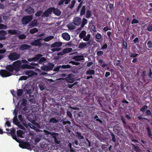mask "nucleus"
Instances as JSON below:
<instances>
[{
    "instance_id": "29",
    "label": "nucleus",
    "mask_w": 152,
    "mask_h": 152,
    "mask_svg": "<svg viewBox=\"0 0 152 152\" xmlns=\"http://www.w3.org/2000/svg\"><path fill=\"white\" fill-rule=\"evenodd\" d=\"M98 62L99 64L100 65L102 66L104 68L106 66H107V64L105 63L102 59H99L98 61Z\"/></svg>"
},
{
    "instance_id": "11",
    "label": "nucleus",
    "mask_w": 152,
    "mask_h": 152,
    "mask_svg": "<svg viewBox=\"0 0 152 152\" xmlns=\"http://www.w3.org/2000/svg\"><path fill=\"white\" fill-rule=\"evenodd\" d=\"M65 79L67 82L72 83L75 81L74 75L72 74H69L67 77L65 78Z\"/></svg>"
},
{
    "instance_id": "27",
    "label": "nucleus",
    "mask_w": 152,
    "mask_h": 152,
    "mask_svg": "<svg viewBox=\"0 0 152 152\" xmlns=\"http://www.w3.org/2000/svg\"><path fill=\"white\" fill-rule=\"evenodd\" d=\"M72 50V48H67L64 49L62 51V54H65L66 53H67L71 52Z\"/></svg>"
},
{
    "instance_id": "48",
    "label": "nucleus",
    "mask_w": 152,
    "mask_h": 152,
    "mask_svg": "<svg viewBox=\"0 0 152 152\" xmlns=\"http://www.w3.org/2000/svg\"><path fill=\"white\" fill-rule=\"evenodd\" d=\"M86 17L87 18H89L90 17L91 15V12L89 10H87L86 12Z\"/></svg>"
},
{
    "instance_id": "10",
    "label": "nucleus",
    "mask_w": 152,
    "mask_h": 152,
    "mask_svg": "<svg viewBox=\"0 0 152 152\" xmlns=\"http://www.w3.org/2000/svg\"><path fill=\"white\" fill-rule=\"evenodd\" d=\"M38 65V64L34 63H31L30 65L28 64H23L21 66V67L23 69H33L34 68V66H37Z\"/></svg>"
},
{
    "instance_id": "13",
    "label": "nucleus",
    "mask_w": 152,
    "mask_h": 152,
    "mask_svg": "<svg viewBox=\"0 0 152 152\" xmlns=\"http://www.w3.org/2000/svg\"><path fill=\"white\" fill-rule=\"evenodd\" d=\"M41 40V39L40 38L35 40L31 42V44L32 45L40 47L42 45L40 41V40Z\"/></svg>"
},
{
    "instance_id": "5",
    "label": "nucleus",
    "mask_w": 152,
    "mask_h": 152,
    "mask_svg": "<svg viewBox=\"0 0 152 152\" xmlns=\"http://www.w3.org/2000/svg\"><path fill=\"white\" fill-rule=\"evenodd\" d=\"M62 42H56L52 44L51 45L52 48L51 50L53 52L59 51L61 49L59 48L62 45Z\"/></svg>"
},
{
    "instance_id": "30",
    "label": "nucleus",
    "mask_w": 152,
    "mask_h": 152,
    "mask_svg": "<svg viewBox=\"0 0 152 152\" xmlns=\"http://www.w3.org/2000/svg\"><path fill=\"white\" fill-rule=\"evenodd\" d=\"M140 142L142 143L141 144V145L145 149H146V148H147V145L146 141L142 140H140Z\"/></svg>"
},
{
    "instance_id": "47",
    "label": "nucleus",
    "mask_w": 152,
    "mask_h": 152,
    "mask_svg": "<svg viewBox=\"0 0 152 152\" xmlns=\"http://www.w3.org/2000/svg\"><path fill=\"white\" fill-rule=\"evenodd\" d=\"M71 67V66L69 65H63L61 66V68L63 69H68V68H70Z\"/></svg>"
},
{
    "instance_id": "57",
    "label": "nucleus",
    "mask_w": 152,
    "mask_h": 152,
    "mask_svg": "<svg viewBox=\"0 0 152 152\" xmlns=\"http://www.w3.org/2000/svg\"><path fill=\"white\" fill-rule=\"evenodd\" d=\"M112 139V140L114 142H116V139L115 135L113 134H111Z\"/></svg>"
},
{
    "instance_id": "6",
    "label": "nucleus",
    "mask_w": 152,
    "mask_h": 152,
    "mask_svg": "<svg viewBox=\"0 0 152 152\" xmlns=\"http://www.w3.org/2000/svg\"><path fill=\"white\" fill-rule=\"evenodd\" d=\"M13 113L15 115V116L13 119V123L19 127L20 129L22 130L25 129L24 127L21 124H20V122L17 119V112L16 111L15 109L14 110Z\"/></svg>"
},
{
    "instance_id": "24",
    "label": "nucleus",
    "mask_w": 152,
    "mask_h": 152,
    "mask_svg": "<svg viewBox=\"0 0 152 152\" xmlns=\"http://www.w3.org/2000/svg\"><path fill=\"white\" fill-rule=\"evenodd\" d=\"M24 133V132L20 130H18L17 132L18 137L21 138H24V137L23 136V134Z\"/></svg>"
},
{
    "instance_id": "59",
    "label": "nucleus",
    "mask_w": 152,
    "mask_h": 152,
    "mask_svg": "<svg viewBox=\"0 0 152 152\" xmlns=\"http://www.w3.org/2000/svg\"><path fill=\"white\" fill-rule=\"evenodd\" d=\"M83 28V27H82L81 26V25L80 27L79 28H78L76 30V31L77 33V34H78V33H80L81 31L82 30V28Z\"/></svg>"
},
{
    "instance_id": "34",
    "label": "nucleus",
    "mask_w": 152,
    "mask_h": 152,
    "mask_svg": "<svg viewBox=\"0 0 152 152\" xmlns=\"http://www.w3.org/2000/svg\"><path fill=\"white\" fill-rule=\"evenodd\" d=\"M44 132L45 134L48 135L50 134L52 136L55 134H56V133H55L54 132H51L45 130H44Z\"/></svg>"
},
{
    "instance_id": "12",
    "label": "nucleus",
    "mask_w": 152,
    "mask_h": 152,
    "mask_svg": "<svg viewBox=\"0 0 152 152\" xmlns=\"http://www.w3.org/2000/svg\"><path fill=\"white\" fill-rule=\"evenodd\" d=\"M25 12L28 14H33L35 12L34 9L31 6H28L25 10Z\"/></svg>"
},
{
    "instance_id": "4",
    "label": "nucleus",
    "mask_w": 152,
    "mask_h": 152,
    "mask_svg": "<svg viewBox=\"0 0 152 152\" xmlns=\"http://www.w3.org/2000/svg\"><path fill=\"white\" fill-rule=\"evenodd\" d=\"M86 32L85 31L83 30L80 33L79 37L80 39H83V41L87 42V44L89 45L90 43V40L91 35L90 34H88L86 35Z\"/></svg>"
},
{
    "instance_id": "58",
    "label": "nucleus",
    "mask_w": 152,
    "mask_h": 152,
    "mask_svg": "<svg viewBox=\"0 0 152 152\" xmlns=\"http://www.w3.org/2000/svg\"><path fill=\"white\" fill-rule=\"evenodd\" d=\"M97 55L98 56H100L102 55L103 54V52L102 51H100L97 52Z\"/></svg>"
},
{
    "instance_id": "51",
    "label": "nucleus",
    "mask_w": 152,
    "mask_h": 152,
    "mask_svg": "<svg viewBox=\"0 0 152 152\" xmlns=\"http://www.w3.org/2000/svg\"><path fill=\"white\" fill-rule=\"evenodd\" d=\"M26 36L23 34L19 35L18 36L19 38L20 39H24L25 38H26Z\"/></svg>"
},
{
    "instance_id": "23",
    "label": "nucleus",
    "mask_w": 152,
    "mask_h": 152,
    "mask_svg": "<svg viewBox=\"0 0 152 152\" xmlns=\"http://www.w3.org/2000/svg\"><path fill=\"white\" fill-rule=\"evenodd\" d=\"M53 138L54 139V141L57 144H59L60 143V141L59 140L58 136L56 135V134H55L52 136Z\"/></svg>"
},
{
    "instance_id": "56",
    "label": "nucleus",
    "mask_w": 152,
    "mask_h": 152,
    "mask_svg": "<svg viewBox=\"0 0 152 152\" xmlns=\"http://www.w3.org/2000/svg\"><path fill=\"white\" fill-rule=\"evenodd\" d=\"M18 31L16 30H10V34H17Z\"/></svg>"
},
{
    "instance_id": "38",
    "label": "nucleus",
    "mask_w": 152,
    "mask_h": 152,
    "mask_svg": "<svg viewBox=\"0 0 152 152\" xmlns=\"http://www.w3.org/2000/svg\"><path fill=\"white\" fill-rule=\"evenodd\" d=\"M85 13V6H83L81 10L80 15H84Z\"/></svg>"
},
{
    "instance_id": "61",
    "label": "nucleus",
    "mask_w": 152,
    "mask_h": 152,
    "mask_svg": "<svg viewBox=\"0 0 152 152\" xmlns=\"http://www.w3.org/2000/svg\"><path fill=\"white\" fill-rule=\"evenodd\" d=\"M148 47L151 48L152 47V42L151 41H149L147 43Z\"/></svg>"
},
{
    "instance_id": "25",
    "label": "nucleus",
    "mask_w": 152,
    "mask_h": 152,
    "mask_svg": "<svg viewBox=\"0 0 152 152\" xmlns=\"http://www.w3.org/2000/svg\"><path fill=\"white\" fill-rule=\"evenodd\" d=\"M74 58L75 61H80L84 60V56H75L74 57Z\"/></svg>"
},
{
    "instance_id": "41",
    "label": "nucleus",
    "mask_w": 152,
    "mask_h": 152,
    "mask_svg": "<svg viewBox=\"0 0 152 152\" xmlns=\"http://www.w3.org/2000/svg\"><path fill=\"white\" fill-rule=\"evenodd\" d=\"M23 90L22 89H19L17 92V94L18 96L20 97V96L22 94Z\"/></svg>"
},
{
    "instance_id": "37",
    "label": "nucleus",
    "mask_w": 152,
    "mask_h": 152,
    "mask_svg": "<svg viewBox=\"0 0 152 152\" xmlns=\"http://www.w3.org/2000/svg\"><path fill=\"white\" fill-rule=\"evenodd\" d=\"M86 73L88 75H94L95 73V71L94 70L89 69L86 72Z\"/></svg>"
},
{
    "instance_id": "7",
    "label": "nucleus",
    "mask_w": 152,
    "mask_h": 152,
    "mask_svg": "<svg viewBox=\"0 0 152 152\" xmlns=\"http://www.w3.org/2000/svg\"><path fill=\"white\" fill-rule=\"evenodd\" d=\"M6 68L7 70L4 69L0 70V75L3 77H6L10 76V65L7 66Z\"/></svg>"
},
{
    "instance_id": "19",
    "label": "nucleus",
    "mask_w": 152,
    "mask_h": 152,
    "mask_svg": "<svg viewBox=\"0 0 152 152\" xmlns=\"http://www.w3.org/2000/svg\"><path fill=\"white\" fill-rule=\"evenodd\" d=\"M18 118L20 122L22 123L23 125L26 128H27V124L25 123V121L24 119L22 118V115H19L18 116Z\"/></svg>"
},
{
    "instance_id": "45",
    "label": "nucleus",
    "mask_w": 152,
    "mask_h": 152,
    "mask_svg": "<svg viewBox=\"0 0 152 152\" xmlns=\"http://www.w3.org/2000/svg\"><path fill=\"white\" fill-rule=\"evenodd\" d=\"M42 13V11H38L35 14V15L36 17H39Z\"/></svg>"
},
{
    "instance_id": "53",
    "label": "nucleus",
    "mask_w": 152,
    "mask_h": 152,
    "mask_svg": "<svg viewBox=\"0 0 152 152\" xmlns=\"http://www.w3.org/2000/svg\"><path fill=\"white\" fill-rule=\"evenodd\" d=\"M132 145L133 146L134 148V151H138L139 150V148L138 146H135L133 144H132Z\"/></svg>"
},
{
    "instance_id": "32",
    "label": "nucleus",
    "mask_w": 152,
    "mask_h": 152,
    "mask_svg": "<svg viewBox=\"0 0 152 152\" xmlns=\"http://www.w3.org/2000/svg\"><path fill=\"white\" fill-rule=\"evenodd\" d=\"M53 12L55 15L57 16H59L61 14V12L59 10L54 8Z\"/></svg>"
},
{
    "instance_id": "9",
    "label": "nucleus",
    "mask_w": 152,
    "mask_h": 152,
    "mask_svg": "<svg viewBox=\"0 0 152 152\" xmlns=\"http://www.w3.org/2000/svg\"><path fill=\"white\" fill-rule=\"evenodd\" d=\"M33 19L32 15H28L24 17L22 19V23L23 24L26 25L28 24Z\"/></svg>"
},
{
    "instance_id": "31",
    "label": "nucleus",
    "mask_w": 152,
    "mask_h": 152,
    "mask_svg": "<svg viewBox=\"0 0 152 152\" xmlns=\"http://www.w3.org/2000/svg\"><path fill=\"white\" fill-rule=\"evenodd\" d=\"M146 129L147 131L148 137L152 139V134H151V132L150 128L148 127H146Z\"/></svg>"
},
{
    "instance_id": "20",
    "label": "nucleus",
    "mask_w": 152,
    "mask_h": 152,
    "mask_svg": "<svg viewBox=\"0 0 152 152\" xmlns=\"http://www.w3.org/2000/svg\"><path fill=\"white\" fill-rule=\"evenodd\" d=\"M26 73L28 75V77H31L37 75V73H36L31 70H29L27 71Z\"/></svg>"
},
{
    "instance_id": "14",
    "label": "nucleus",
    "mask_w": 152,
    "mask_h": 152,
    "mask_svg": "<svg viewBox=\"0 0 152 152\" xmlns=\"http://www.w3.org/2000/svg\"><path fill=\"white\" fill-rule=\"evenodd\" d=\"M20 54L15 53L10 54V60L14 61L18 59L20 57Z\"/></svg>"
},
{
    "instance_id": "50",
    "label": "nucleus",
    "mask_w": 152,
    "mask_h": 152,
    "mask_svg": "<svg viewBox=\"0 0 152 152\" xmlns=\"http://www.w3.org/2000/svg\"><path fill=\"white\" fill-rule=\"evenodd\" d=\"M123 45L124 47V48L125 49H126L127 48V43L124 41V39H123Z\"/></svg>"
},
{
    "instance_id": "52",
    "label": "nucleus",
    "mask_w": 152,
    "mask_h": 152,
    "mask_svg": "<svg viewBox=\"0 0 152 152\" xmlns=\"http://www.w3.org/2000/svg\"><path fill=\"white\" fill-rule=\"evenodd\" d=\"M22 104H26L27 102V100L25 98H22L21 100Z\"/></svg>"
},
{
    "instance_id": "46",
    "label": "nucleus",
    "mask_w": 152,
    "mask_h": 152,
    "mask_svg": "<svg viewBox=\"0 0 152 152\" xmlns=\"http://www.w3.org/2000/svg\"><path fill=\"white\" fill-rule=\"evenodd\" d=\"M68 27L69 29L71 30H74L75 28V26L72 25H68Z\"/></svg>"
},
{
    "instance_id": "21",
    "label": "nucleus",
    "mask_w": 152,
    "mask_h": 152,
    "mask_svg": "<svg viewBox=\"0 0 152 152\" xmlns=\"http://www.w3.org/2000/svg\"><path fill=\"white\" fill-rule=\"evenodd\" d=\"M6 32L4 31H0V40H3L5 39L4 36L6 34Z\"/></svg>"
},
{
    "instance_id": "60",
    "label": "nucleus",
    "mask_w": 152,
    "mask_h": 152,
    "mask_svg": "<svg viewBox=\"0 0 152 152\" xmlns=\"http://www.w3.org/2000/svg\"><path fill=\"white\" fill-rule=\"evenodd\" d=\"M151 114V112L150 110H146L145 112V115L147 116H149Z\"/></svg>"
},
{
    "instance_id": "16",
    "label": "nucleus",
    "mask_w": 152,
    "mask_h": 152,
    "mask_svg": "<svg viewBox=\"0 0 152 152\" xmlns=\"http://www.w3.org/2000/svg\"><path fill=\"white\" fill-rule=\"evenodd\" d=\"M61 37L67 41H69L70 39V35L66 32L63 33L62 34Z\"/></svg>"
},
{
    "instance_id": "44",
    "label": "nucleus",
    "mask_w": 152,
    "mask_h": 152,
    "mask_svg": "<svg viewBox=\"0 0 152 152\" xmlns=\"http://www.w3.org/2000/svg\"><path fill=\"white\" fill-rule=\"evenodd\" d=\"M58 121L56 119L54 118H51L50 120V122L53 123H56L58 122Z\"/></svg>"
},
{
    "instance_id": "28",
    "label": "nucleus",
    "mask_w": 152,
    "mask_h": 152,
    "mask_svg": "<svg viewBox=\"0 0 152 152\" xmlns=\"http://www.w3.org/2000/svg\"><path fill=\"white\" fill-rule=\"evenodd\" d=\"M21 64V61L18 60L13 63V65L15 67L18 68Z\"/></svg>"
},
{
    "instance_id": "42",
    "label": "nucleus",
    "mask_w": 152,
    "mask_h": 152,
    "mask_svg": "<svg viewBox=\"0 0 152 152\" xmlns=\"http://www.w3.org/2000/svg\"><path fill=\"white\" fill-rule=\"evenodd\" d=\"M27 105H20V106L23 107V110L26 111V112H29V110L27 108V107H26Z\"/></svg>"
},
{
    "instance_id": "3",
    "label": "nucleus",
    "mask_w": 152,
    "mask_h": 152,
    "mask_svg": "<svg viewBox=\"0 0 152 152\" xmlns=\"http://www.w3.org/2000/svg\"><path fill=\"white\" fill-rule=\"evenodd\" d=\"M42 55L38 54L36 55L34 57L28 58L27 60L29 62L32 61H36L39 60V62L40 64H41L43 62H46L47 61L46 58L42 57Z\"/></svg>"
},
{
    "instance_id": "63",
    "label": "nucleus",
    "mask_w": 152,
    "mask_h": 152,
    "mask_svg": "<svg viewBox=\"0 0 152 152\" xmlns=\"http://www.w3.org/2000/svg\"><path fill=\"white\" fill-rule=\"evenodd\" d=\"M7 28V27L5 25H4L1 24H0V29H5Z\"/></svg>"
},
{
    "instance_id": "54",
    "label": "nucleus",
    "mask_w": 152,
    "mask_h": 152,
    "mask_svg": "<svg viewBox=\"0 0 152 152\" xmlns=\"http://www.w3.org/2000/svg\"><path fill=\"white\" fill-rule=\"evenodd\" d=\"M101 35L99 33H97L96 36L95 38L98 39H99L101 37Z\"/></svg>"
},
{
    "instance_id": "55",
    "label": "nucleus",
    "mask_w": 152,
    "mask_h": 152,
    "mask_svg": "<svg viewBox=\"0 0 152 152\" xmlns=\"http://www.w3.org/2000/svg\"><path fill=\"white\" fill-rule=\"evenodd\" d=\"M148 106L147 105H144V106L142 107L140 109V110L143 112L145 111L146 109L147 108Z\"/></svg>"
},
{
    "instance_id": "39",
    "label": "nucleus",
    "mask_w": 152,
    "mask_h": 152,
    "mask_svg": "<svg viewBox=\"0 0 152 152\" xmlns=\"http://www.w3.org/2000/svg\"><path fill=\"white\" fill-rule=\"evenodd\" d=\"M76 1L75 0H72L71 3L69 5V8L70 9L72 8L74 6V5Z\"/></svg>"
},
{
    "instance_id": "62",
    "label": "nucleus",
    "mask_w": 152,
    "mask_h": 152,
    "mask_svg": "<svg viewBox=\"0 0 152 152\" xmlns=\"http://www.w3.org/2000/svg\"><path fill=\"white\" fill-rule=\"evenodd\" d=\"M63 124L64 125H66V124L70 125L71 124V122L69 121H63Z\"/></svg>"
},
{
    "instance_id": "40",
    "label": "nucleus",
    "mask_w": 152,
    "mask_h": 152,
    "mask_svg": "<svg viewBox=\"0 0 152 152\" xmlns=\"http://www.w3.org/2000/svg\"><path fill=\"white\" fill-rule=\"evenodd\" d=\"M38 31V30L37 28H34L33 29H30L29 31V32L31 34H33L35 32H37Z\"/></svg>"
},
{
    "instance_id": "17",
    "label": "nucleus",
    "mask_w": 152,
    "mask_h": 152,
    "mask_svg": "<svg viewBox=\"0 0 152 152\" xmlns=\"http://www.w3.org/2000/svg\"><path fill=\"white\" fill-rule=\"evenodd\" d=\"M121 130H122V128L118 124L114 126L113 130L116 134H119Z\"/></svg>"
},
{
    "instance_id": "1",
    "label": "nucleus",
    "mask_w": 152,
    "mask_h": 152,
    "mask_svg": "<svg viewBox=\"0 0 152 152\" xmlns=\"http://www.w3.org/2000/svg\"><path fill=\"white\" fill-rule=\"evenodd\" d=\"M10 129H10V134H11L12 138L19 143V146L20 147L23 149L26 148L28 150L31 149L30 145L29 142L20 141V139L17 138L15 132Z\"/></svg>"
},
{
    "instance_id": "18",
    "label": "nucleus",
    "mask_w": 152,
    "mask_h": 152,
    "mask_svg": "<svg viewBox=\"0 0 152 152\" xmlns=\"http://www.w3.org/2000/svg\"><path fill=\"white\" fill-rule=\"evenodd\" d=\"M31 48V46L27 44H23L21 45L19 48L20 50H25Z\"/></svg>"
},
{
    "instance_id": "35",
    "label": "nucleus",
    "mask_w": 152,
    "mask_h": 152,
    "mask_svg": "<svg viewBox=\"0 0 152 152\" xmlns=\"http://www.w3.org/2000/svg\"><path fill=\"white\" fill-rule=\"evenodd\" d=\"M87 20L85 18H83L82 21V23L81 25V27H84V26L87 24Z\"/></svg>"
},
{
    "instance_id": "26",
    "label": "nucleus",
    "mask_w": 152,
    "mask_h": 152,
    "mask_svg": "<svg viewBox=\"0 0 152 152\" xmlns=\"http://www.w3.org/2000/svg\"><path fill=\"white\" fill-rule=\"evenodd\" d=\"M54 38V37L53 36H48L43 39V40L45 42H48L50 40Z\"/></svg>"
},
{
    "instance_id": "8",
    "label": "nucleus",
    "mask_w": 152,
    "mask_h": 152,
    "mask_svg": "<svg viewBox=\"0 0 152 152\" xmlns=\"http://www.w3.org/2000/svg\"><path fill=\"white\" fill-rule=\"evenodd\" d=\"M54 65L52 63H49L46 65H44L41 67L42 70L48 71L52 70L54 67Z\"/></svg>"
},
{
    "instance_id": "2",
    "label": "nucleus",
    "mask_w": 152,
    "mask_h": 152,
    "mask_svg": "<svg viewBox=\"0 0 152 152\" xmlns=\"http://www.w3.org/2000/svg\"><path fill=\"white\" fill-rule=\"evenodd\" d=\"M28 120L31 122V124L29 123L27 124V127L28 126L31 129L37 132H38L39 129L40 128V127L39 124L36 122L37 118L35 115H30L28 116Z\"/></svg>"
},
{
    "instance_id": "64",
    "label": "nucleus",
    "mask_w": 152,
    "mask_h": 152,
    "mask_svg": "<svg viewBox=\"0 0 152 152\" xmlns=\"http://www.w3.org/2000/svg\"><path fill=\"white\" fill-rule=\"evenodd\" d=\"M27 79V77L25 76H22L19 79V80H26Z\"/></svg>"
},
{
    "instance_id": "36",
    "label": "nucleus",
    "mask_w": 152,
    "mask_h": 152,
    "mask_svg": "<svg viewBox=\"0 0 152 152\" xmlns=\"http://www.w3.org/2000/svg\"><path fill=\"white\" fill-rule=\"evenodd\" d=\"M76 134V136L79 140L83 139L84 138L83 137L81 133H80L77 132Z\"/></svg>"
},
{
    "instance_id": "22",
    "label": "nucleus",
    "mask_w": 152,
    "mask_h": 152,
    "mask_svg": "<svg viewBox=\"0 0 152 152\" xmlns=\"http://www.w3.org/2000/svg\"><path fill=\"white\" fill-rule=\"evenodd\" d=\"M38 24L37 20L36 19H34L31 22V23L30 24L29 26L30 27H32L36 26Z\"/></svg>"
},
{
    "instance_id": "49",
    "label": "nucleus",
    "mask_w": 152,
    "mask_h": 152,
    "mask_svg": "<svg viewBox=\"0 0 152 152\" xmlns=\"http://www.w3.org/2000/svg\"><path fill=\"white\" fill-rule=\"evenodd\" d=\"M54 8L53 7H50L47 10L49 14H50L51 13L52 11H53Z\"/></svg>"
},
{
    "instance_id": "43",
    "label": "nucleus",
    "mask_w": 152,
    "mask_h": 152,
    "mask_svg": "<svg viewBox=\"0 0 152 152\" xmlns=\"http://www.w3.org/2000/svg\"><path fill=\"white\" fill-rule=\"evenodd\" d=\"M49 14L48 13V12L47 10L45 11L44 13L42 15V17H44L45 18V17H48L49 15Z\"/></svg>"
},
{
    "instance_id": "15",
    "label": "nucleus",
    "mask_w": 152,
    "mask_h": 152,
    "mask_svg": "<svg viewBox=\"0 0 152 152\" xmlns=\"http://www.w3.org/2000/svg\"><path fill=\"white\" fill-rule=\"evenodd\" d=\"M73 23L75 25L79 26L81 23V19L79 17H76L74 18Z\"/></svg>"
},
{
    "instance_id": "33",
    "label": "nucleus",
    "mask_w": 152,
    "mask_h": 152,
    "mask_svg": "<svg viewBox=\"0 0 152 152\" xmlns=\"http://www.w3.org/2000/svg\"><path fill=\"white\" fill-rule=\"evenodd\" d=\"M87 45L86 43L81 42L79 45V48H86Z\"/></svg>"
}]
</instances>
